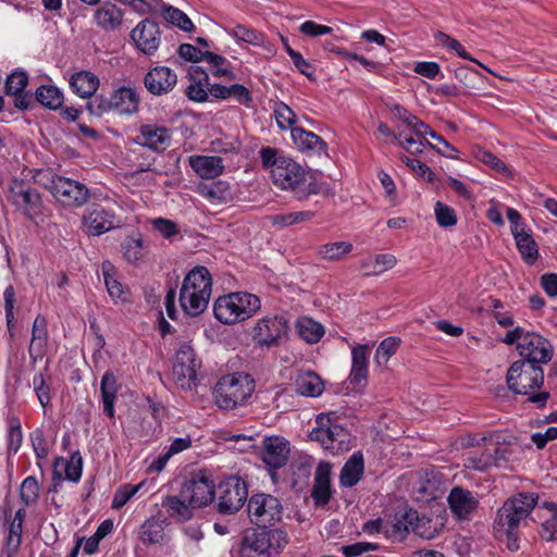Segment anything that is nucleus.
<instances>
[{
  "mask_svg": "<svg viewBox=\"0 0 557 557\" xmlns=\"http://www.w3.org/2000/svg\"><path fill=\"white\" fill-rule=\"evenodd\" d=\"M262 165L270 168L272 183L282 190L293 191L298 199L317 193L311 186L309 173L293 159L280 154L275 148L260 150Z\"/></svg>",
  "mask_w": 557,
  "mask_h": 557,
  "instance_id": "obj_1",
  "label": "nucleus"
},
{
  "mask_svg": "<svg viewBox=\"0 0 557 557\" xmlns=\"http://www.w3.org/2000/svg\"><path fill=\"white\" fill-rule=\"evenodd\" d=\"M506 382L510 391L528 395L529 401L537 408L545 407L550 396L548 392L534 393L544 383V370L539 364L523 360L515 361L507 371Z\"/></svg>",
  "mask_w": 557,
  "mask_h": 557,
  "instance_id": "obj_2",
  "label": "nucleus"
},
{
  "mask_svg": "<svg viewBox=\"0 0 557 557\" xmlns=\"http://www.w3.org/2000/svg\"><path fill=\"white\" fill-rule=\"evenodd\" d=\"M212 292V278L205 267H196L184 277L180 290V304L190 317L202 313L209 304Z\"/></svg>",
  "mask_w": 557,
  "mask_h": 557,
  "instance_id": "obj_3",
  "label": "nucleus"
},
{
  "mask_svg": "<svg viewBox=\"0 0 557 557\" xmlns=\"http://www.w3.org/2000/svg\"><path fill=\"white\" fill-rule=\"evenodd\" d=\"M255 391V382L245 373H232L222 376L214 386L215 405L224 410L243 406Z\"/></svg>",
  "mask_w": 557,
  "mask_h": 557,
  "instance_id": "obj_4",
  "label": "nucleus"
},
{
  "mask_svg": "<svg viewBox=\"0 0 557 557\" xmlns=\"http://www.w3.org/2000/svg\"><path fill=\"white\" fill-rule=\"evenodd\" d=\"M261 308L258 296L236 292L219 297L213 306L215 318L224 324H234L252 317Z\"/></svg>",
  "mask_w": 557,
  "mask_h": 557,
  "instance_id": "obj_5",
  "label": "nucleus"
},
{
  "mask_svg": "<svg viewBox=\"0 0 557 557\" xmlns=\"http://www.w3.org/2000/svg\"><path fill=\"white\" fill-rule=\"evenodd\" d=\"M534 493H518L508 498L497 510L494 529L499 534L515 532L537 504Z\"/></svg>",
  "mask_w": 557,
  "mask_h": 557,
  "instance_id": "obj_6",
  "label": "nucleus"
},
{
  "mask_svg": "<svg viewBox=\"0 0 557 557\" xmlns=\"http://www.w3.org/2000/svg\"><path fill=\"white\" fill-rule=\"evenodd\" d=\"M215 495L218 511L222 515H234L247 500L246 482L237 475H231L219 483Z\"/></svg>",
  "mask_w": 557,
  "mask_h": 557,
  "instance_id": "obj_7",
  "label": "nucleus"
},
{
  "mask_svg": "<svg viewBox=\"0 0 557 557\" xmlns=\"http://www.w3.org/2000/svg\"><path fill=\"white\" fill-rule=\"evenodd\" d=\"M288 320L283 314L269 313L259 319L251 331L255 343L261 347H275L287 335Z\"/></svg>",
  "mask_w": 557,
  "mask_h": 557,
  "instance_id": "obj_8",
  "label": "nucleus"
},
{
  "mask_svg": "<svg viewBox=\"0 0 557 557\" xmlns=\"http://www.w3.org/2000/svg\"><path fill=\"white\" fill-rule=\"evenodd\" d=\"M200 363L190 345L184 343L180 346L173 364V380L182 389H191L196 386L197 369Z\"/></svg>",
  "mask_w": 557,
  "mask_h": 557,
  "instance_id": "obj_9",
  "label": "nucleus"
},
{
  "mask_svg": "<svg viewBox=\"0 0 557 557\" xmlns=\"http://www.w3.org/2000/svg\"><path fill=\"white\" fill-rule=\"evenodd\" d=\"M517 350L521 360L534 364L548 363L554 356V346L549 339L536 332L527 331L522 342L518 343Z\"/></svg>",
  "mask_w": 557,
  "mask_h": 557,
  "instance_id": "obj_10",
  "label": "nucleus"
},
{
  "mask_svg": "<svg viewBox=\"0 0 557 557\" xmlns=\"http://www.w3.org/2000/svg\"><path fill=\"white\" fill-rule=\"evenodd\" d=\"M248 512L251 521L267 529L281 520L282 505L280 500L269 494H256L248 502Z\"/></svg>",
  "mask_w": 557,
  "mask_h": 557,
  "instance_id": "obj_11",
  "label": "nucleus"
},
{
  "mask_svg": "<svg viewBox=\"0 0 557 557\" xmlns=\"http://www.w3.org/2000/svg\"><path fill=\"white\" fill-rule=\"evenodd\" d=\"M247 547L265 555V557H273L278 555L282 549L287 545V534L278 529H261L249 535H246L244 541Z\"/></svg>",
  "mask_w": 557,
  "mask_h": 557,
  "instance_id": "obj_12",
  "label": "nucleus"
},
{
  "mask_svg": "<svg viewBox=\"0 0 557 557\" xmlns=\"http://www.w3.org/2000/svg\"><path fill=\"white\" fill-rule=\"evenodd\" d=\"M182 496L188 499L189 504L196 508L205 507L215 498V484L211 475L205 471H199L182 487Z\"/></svg>",
  "mask_w": 557,
  "mask_h": 557,
  "instance_id": "obj_13",
  "label": "nucleus"
},
{
  "mask_svg": "<svg viewBox=\"0 0 557 557\" xmlns=\"http://www.w3.org/2000/svg\"><path fill=\"white\" fill-rule=\"evenodd\" d=\"M50 188L53 197L63 206L81 207L89 198V190L84 184L63 176L52 178Z\"/></svg>",
  "mask_w": 557,
  "mask_h": 557,
  "instance_id": "obj_14",
  "label": "nucleus"
},
{
  "mask_svg": "<svg viewBox=\"0 0 557 557\" xmlns=\"http://www.w3.org/2000/svg\"><path fill=\"white\" fill-rule=\"evenodd\" d=\"M120 221L113 210L101 205H91L83 215V225L88 235L99 236L119 226Z\"/></svg>",
  "mask_w": 557,
  "mask_h": 557,
  "instance_id": "obj_15",
  "label": "nucleus"
},
{
  "mask_svg": "<svg viewBox=\"0 0 557 557\" xmlns=\"http://www.w3.org/2000/svg\"><path fill=\"white\" fill-rule=\"evenodd\" d=\"M131 38L139 51L151 55L160 46L161 33L156 22L146 18L131 32Z\"/></svg>",
  "mask_w": 557,
  "mask_h": 557,
  "instance_id": "obj_16",
  "label": "nucleus"
},
{
  "mask_svg": "<svg viewBox=\"0 0 557 557\" xmlns=\"http://www.w3.org/2000/svg\"><path fill=\"white\" fill-rule=\"evenodd\" d=\"M144 84L147 90L154 96L166 95L176 86L177 75L168 66H156L145 75Z\"/></svg>",
  "mask_w": 557,
  "mask_h": 557,
  "instance_id": "obj_17",
  "label": "nucleus"
},
{
  "mask_svg": "<svg viewBox=\"0 0 557 557\" xmlns=\"http://www.w3.org/2000/svg\"><path fill=\"white\" fill-rule=\"evenodd\" d=\"M171 140L172 135L169 128L153 124H146L140 127L135 143L153 151L161 152L171 145Z\"/></svg>",
  "mask_w": 557,
  "mask_h": 557,
  "instance_id": "obj_18",
  "label": "nucleus"
},
{
  "mask_svg": "<svg viewBox=\"0 0 557 557\" xmlns=\"http://www.w3.org/2000/svg\"><path fill=\"white\" fill-rule=\"evenodd\" d=\"M11 200L15 207L29 218L40 211L41 198L38 191L32 187H24L22 183L14 182L11 187Z\"/></svg>",
  "mask_w": 557,
  "mask_h": 557,
  "instance_id": "obj_19",
  "label": "nucleus"
},
{
  "mask_svg": "<svg viewBox=\"0 0 557 557\" xmlns=\"http://www.w3.org/2000/svg\"><path fill=\"white\" fill-rule=\"evenodd\" d=\"M447 502L454 516L460 520L469 519L479 504L471 491L459 486L451 488Z\"/></svg>",
  "mask_w": 557,
  "mask_h": 557,
  "instance_id": "obj_20",
  "label": "nucleus"
},
{
  "mask_svg": "<svg viewBox=\"0 0 557 557\" xmlns=\"http://www.w3.org/2000/svg\"><path fill=\"white\" fill-rule=\"evenodd\" d=\"M83 459L78 451L71 455L69 459L59 457L53 465V486L57 488L58 483L63 479L77 483L82 478Z\"/></svg>",
  "mask_w": 557,
  "mask_h": 557,
  "instance_id": "obj_21",
  "label": "nucleus"
},
{
  "mask_svg": "<svg viewBox=\"0 0 557 557\" xmlns=\"http://www.w3.org/2000/svg\"><path fill=\"white\" fill-rule=\"evenodd\" d=\"M121 249L125 261L138 267L147 261L150 253V244L144 239L141 233L136 232L123 240Z\"/></svg>",
  "mask_w": 557,
  "mask_h": 557,
  "instance_id": "obj_22",
  "label": "nucleus"
},
{
  "mask_svg": "<svg viewBox=\"0 0 557 557\" xmlns=\"http://www.w3.org/2000/svg\"><path fill=\"white\" fill-rule=\"evenodd\" d=\"M418 513L413 510L404 512L400 517L385 521L384 534L392 541L400 542L410 532H416L418 528Z\"/></svg>",
  "mask_w": 557,
  "mask_h": 557,
  "instance_id": "obj_23",
  "label": "nucleus"
},
{
  "mask_svg": "<svg viewBox=\"0 0 557 557\" xmlns=\"http://www.w3.org/2000/svg\"><path fill=\"white\" fill-rule=\"evenodd\" d=\"M190 84L186 88L189 100L205 102L210 95L211 83L208 73L198 65H193L188 72Z\"/></svg>",
  "mask_w": 557,
  "mask_h": 557,
  "instance_id": "obj_24",
  "label": "nucleus"
},
{
  "mask_svg": "<svg viewBox=\"0 0 557 557\" xmlns=\"http://www.w3.org/2000/svg\"><path fill=\"white\" fill-rule=\"evenodd\" d=\"M370 347L368 345H357L351 349V370L349 373L350 384L355 386H364L368 381V364L370 357Z\"/></svg>",
  "mask_w": 557,
  "mask_h": 557,
  "instance_id": "obj_25",
  "label": "nucleus"
},
{
  "mask_svg": "<svg viewBox=\"0 0 557 557\" xmlns=\"http://www.w3.org/2000/svg\"><path fill=\"white\" fill-rule=\"evenodd\" d=\"M288 442L280 436H270L263 441V461L271 468L283 467L288 457Z\"/></svg>",
  "mask_w": 557,
  "mask_h": 557,
  "instance_id": "obj_26",
  "label": "nucleus"
},
{
  "mask_svg": "<svg viewBox=\"0 0 557 557\" xmlns=\"http://www.w3.org/2000/svg\"><path fill=\"white\" fill-rule=\"evenodd\" d=\"M111 101L113 112L120 115H132L138 111L139 96L131 87H120L112 91Z\"/></svg>",
  "mask_w": 557,
  "mask_h": 557,
  "instance_id": "obj_27",
  "label": "nucleus"
},
{
  "mask_svg": "<svg viewBox=\"0 0 557 557\" xmlns=\"http://www.w3.org/2000/svg\"><path fill=\"white\" fill-rule=\"evenodd\" d=\"M189 165L203 180H214L224 170L223 159L218 156H191Z\"/></svg>",
  "mask_w": 557,
  "mask_h": 557,
  "instance_id": "obj_28",
  "label": "nucleus"
},
{
  "mask_svg": "<svg viewBox=\"0 0 557 557\" xmlns=\"http://www.w3.org/2000/svg\"><path fill=\"white\" fill-rule=\"evenodd\" d=\"M94 21L101 29L113 32L123 23V11L111 2H104L95 11Z\"/></svg>",
  "mask_w": 557,
  "mask_h": 557,
  "instance_id": "obj_29",
  "label": "nucleus"
},
{
  "mask_svg": "<svg viewBox=\"0 0 557 557\" xmlns=\"http://www.w3.org/2000/svg\"><path fill=\"white\" fill-rule=\"evenodd\" d=\"M330 472L327 462H320L317 467L311 497L318 506L327 504L331 498Z\"/></svg>",
  "mask_w": 557,
  "mask_h": 557,
  "instance_id": "obj_30",
  "label": "nucleus"
},
{
  "mask_svg": "<svg viewBox=\"0 0 557 557\" xmlns=\"http://www.w3.org/2000/svg\"><path fill=\"white\" fill-rule=\"evenodd\" d=\"M69 83L72 91L81 98H91L100 84L98 76L89 71L72 74Z\"/></svg>",
  "mask_w": 557,
  "mask_h": 557,
  "instance_id": "obj_31",
  "label": "nucleus"
},
{
  "mask_svg": "<svg viewBox=\"0 0 557 557\" xmlns=\"http://www.w3.org/2000/svg\"><path fill=\"white\" fill-rule=\"evenodd\" d=\"M195 190L211 203H223L232 199L230 185L224 181L199 183Z\"/></svg>",
  "mask_w": 557,
  "mask_h": 557,
  "instance_id": "obj_32",
  "label": "nucleus"
},
{
  "mask_svg": "<svg viewBox=\"0 0 557 557\" xmlns=\"http://www.w3.org/2000/svg\"><path fill=\"white\" fill-rule=\"evenodd\" d=\"M296 393L307 397L320 396L324 389V384L321 377L314 372L307 371L297 375Z\"/></svg>",
  "mask_w": 557,
  "mask_h": 557,
  "instance_id": "obj_33",
  "label": "nucleus"
},
{
  "mask_svg": "<svg viewBox=\"0 0 557 557\" xmlns=\"http://www.w3.org/2000/svg\"><path fill=\"white\" fill-rule=\"evenodd\" d=\"M363 469L364 465L362 455L360 453L352 454L341 471V484L346 487H352L359 482L363 473Z\"/></svg>",
  "mask_w": 557,
  "mask_h": 557,
  "instance_id": "obj_34",
  "label": "nucleus"
},
{
  "mask_svg": "<svg viewBox=\"0 0 557 557\" xmlns=\"http://www.w3.org/2000/svg\"><path fill=\"white\" fill-rule=\"evenodd\" d=\"M101 398L103 412L109 417H114V401L119 389L117 381L113 372L107 371L101 379Z\"/></svg>",
  "mask_w": 557,
  "mask_h": 557,
  "instance_id": "obj_35",
  "label": "nucleus"
},
{
  "mask_svg": "<svg viewBox=\"0 0 557 557\" xmlns=\"http://www.w3.org/2000/svg\"><path fill=\"white\" fill-rule=\"evenodd\" d=\"M290 136L299 150H314L321 152L326 149V144L321 137L301 127L292 128Z\"/></svg>",
  "mask_w": 557,
  "mask_h": 557,
  "instance_id": "obj_36",
  "label": "nucleus"
},
{
  "mask_svg": "<svg viewBox=\"0 0 557 557\" xmlns=\"http://www.w3.org/2000/svg\"><path fill=\"white\" fill-rule=\"evenodd\" d=\"M162 506L166 508L172 518L181 521L189 520L193 517V509L195 508L189 504L188 499L182 496V492L180 495L165 497L162 502Z\"/></svg>",
  "mask_w": 557,
  "mask_h": 557,
  "instance_id": "obj_37",
  "label": "nucleus"
},
{
  "mask_svg": "<svg viewBox=\"0 0 557 557\" xmlns=\"http://www.w3.org/2000/svg\"><path fill=\"white\" fill-rule=\"evenodd\" d=\"M101 273L103 275L104 284L110 297L114 301H126L128 297L127 290L122 283L114 276V268L109 261L101 264Z\"/></svg>",
  "mask_w": 557,
  "mask_h": 557,
  "instance_id": "obj_38",
  "label": "nucleus"
},
{
  "mask_svg": "<svg viewBox=\"0 0 557 557\" xmlns=\"http://www.w3.org/2000/svg\"><path fill=\"white\" fill-rule=\"evenodd\" d=\"M517 249L528 264H534L539 258V247L532 235L523 231L513 236Z\"/></svg>",
  "mask_w": 557,
  "mask_h": 557,
  "instance_id": "obj_39",
  "label": "nucleus"
},
{
  "mask_svg": "<svg viewBox=\"0 0 557 557\" xmlns=\"http://www.w3.org/2000/svg\"><path fill=\"white\" fill-rule=\"evenodd\" d=\"M300 337L309 344L318 343L324 335V327L311 318L302 317L297 322Z\"/></svg>",
  "mask_w": 557,
  "mask_h": 557,
  "instance_id": "obj_40",
  "label": "nucleus"
},
{
  "mask_svg": "<svg viewBox=\"0 0 557 557\" xmlns=\"http://www.w3.org/2000/svg\"><path fill=\"white\" fill-rule=\"evenodd\" d=\"M36 99L44 107L55 110L61 108L63 103L62 91L52 85H42L36 90Z\"/></svg>",
  "mask_w": 557,
  "mask_h": 557,
  "instance_id": "obj_41",
  "label": "nucleus"
},
{
  "mask_svg": "<svg viewBox=\"0 0 557 557\" xmlns=\"http://www.w3.org/2000/svg\"><path fill=\"white\" fill-rule=\"evenodd\" d=\"M314 212L310 210L295 211L278 213L270 216L271 223L278 227H287L305 222H309L313 219Z\"/></svg>",
  "mask_w": 557,
  "mask_h": 557,
  "instance_id": "obj_42",
  "label": "nucleus"
},
{
  "mask_svg": "<svg viewBox=\"0 0 557 557\" xmlns=\"http://www.w3.org/2000/svg\"><path fill=\"white\" fill-rule=\"evenodd\" d=\"M541 509L546 510L547 513L542 522L541 536L546 541H554L557 536V505L546 502Z\"/></svg>",
  "mask_w": 557,
  "mask_h": 557,
  "instance_id": "obj_43",
  "label": "nucleus"
},
{
  "mask_svg": "<svg viewBox=\"0 0 557 557\" xmlns=\"http://www.w3.org/2000/svg\"><path fill=\"white\" fill-rule=\"evenodd\" d=\"M163 18L180 29L190 33L194 30L195 25L191 20L180 9L166 5L162 10Z\"/></svg>",
  "mask_w": 557,
  "mask_h": 557,
  "instance_id": "obj_44",
  "label": "nucleus"
},
{
  "mask_svg": "<svg viewBox=\"0 0 557 557\" xmlns=\"http://www.w3.org/2000/svg\"><path fill=\"white\" fill-rule=\"evenodd\" d=\"M209 65V71L215 77H226L233 79L234 73L230 69V62L222 55L207 51L206 60Z\"/></svg>",
  "mask_w": 557,
  "mask_h": 557,
  "instance_id": "obj_45",
  "label": "nucleus"
},
{
  "mask_svg": "<svg viewBox=\"0 0 557 557\" xmlns=\"http://www.w3.org/2000/svg\"><path fill=\"white\" fill-rule=\"evenodd\" d=\"M140 540L148 544H159L164 540V529L161 521L149 519L141 525Z\"/></svg>",
  "mask_w": 557,
  "mask_h": 557,
  "instance_id": "obj_46",
  "label": "nucleus"
},
{
  "mask_svg": "<svg viewBox=\"0 0 557 557\" xmlns=\"http://www.w3.org/2000/svg\"><path fill=\"white\" fill-rule=\"evenodd\" d=\"M226 32L237 40H242L255 46L262 45L264 40L263 35L260 32L243 24L228 27L226 28Z\"/></svg>",
  "mask_w": 557,
  "mask_h": 557,
  "instance_id": "obj_47",
  "label": "nucleus"
},
{
  "mask_svg": "<svg viewBox=\"0 0 557 557\" xmlns=\"http://www.w3.org/2000/svg\"><path fill=\"white\" fill-rule=\"evenodd\" d=\"M352 250V245L348 242H335L321 246L318 253L325 260L336 261Z\"/></svg>",
  "mask_w": 557,
  "mask_h": 557,
  "instance_id": "obj_48",
  "label": "nucleus"
},
{
  "mask_svg": "<svg viewBox=\"0 0 557 557\" xmlns=\"http://www.w3.org/2000/svg\"><path fill=\"white\" fill-rule=\"evenodd\" d=\"M394 116L400 120L404 124H406L412 132L421 133L426 129V124L421 121L419 117L409 112L406 108L400 104H394L391 109Z\"/></svg>",
  "mask_w": 557,
  "mask_h": 557,
  "instance_id": "obj_49",
  "label": "nucleus"
},
{
  "mask_svg": "<svg viewBox=\"0 0 557 557\" xmlns=\"http://www.w3.org/2000/svg\"><path fill=\"white\" fill-rule=\"evenodd\" d=\"M47 338V322L44 317L38 315L32 330V342L29 345V352L33 351L41 352Z\"/></svg>",
  "mask_w": 557,
  "mask_h": 557,
  "instance_id": "obj_50",
  "label": "nucleus"
},
{
  "mask_svg": "<svg viewBox=\"0 0 557 557\" xmlns=\"http://www.w3.org/2000/svg\"><path fill=\"white\" fill-rule=\"evenodd\" d=\"M39 497V484L35 476H27L20 486V498L25 507L35 505Z\"/></svg>",
  "mask_w": 557,
  "mask_h": 557,
  "instance_id": "obj_51",
  "label": "nucleus"
},
{
  "mask_svg": "<svg viewBox=\"0 0 557 557\" xmlns=\"http://www.w3.org/2000/svg\"><path fill=\"white\" fill-rule=\"evenodd\" d=\"M274 116L277 123V126L283 129L296 128L295 124L297 122L296 113L284 102H277L274 107Z\"/></svg>",
  "mask_w": 557,
  "mask_h": 557,
  "instance_id": "obj_52",
  "label": "nucleus"
},
{
  "mask_svg": "<svg viewBox=\"0 0 557 557\" xmlns=\"http://www.w3.org/2000/svg\"><path fill=\"white\" fill-rule=\"evenodd\" d=\"M400 339L394 336L383 339L375 351L374 360L379 366H385L389 358L396 354Z\"/></svg>",
  "mask_w": 557,
  "mask_h": 557,
  "instance_id": "obj_53",
  "label": "nucleus"
},
{
  "mask_svg": "<svg viewBox=\"0 0 557 557\" xmlns=\"http://www.w3.org/2000/svg\"><path fill=\"white\" fill-rule=\"evenodd\" d=\"M317 428L311 432V438L321 443L325 449L331 450L330 433L327 428L330 426V413H320L317 416Z\"/></svg>",
  "mask_w": 557,
  "mask_h": 557,
  "instance_id": "obj_54",
  "label": "nucleus"
},
{
  "mask_svg": "<svg viewBox=\"0 0 557 557\" xmlns=\"http://www.w3.org/2000/svg\"><path fill=\"white\" fill-rule=\"evenodd\" d=\"M143 485L144 483L141 482L136 485L124 484L120 486L114 493L112 499V508H122L133 496H135L139 492Z\"/></svg>",
  "mask_w": 557,
  "mask_h": 557,
  "instance_id": "obj_55",
  "label": "nucleus"
},
{
  "mask_svg": "<svg viewBox=\"0 0 557 557\" xmlns=\"http://www.w3.org/2000/svg\"><path fill=\"white\" fill-rule=\"evenodd\" d=\"M86 109L91 115L97 116V117H100L103 114H107V113L113 111L111 96L110 97H106L103 95L95 96L87 102Z\"/></svg>",
  "mask_w": 557,
  "mask_h": 557,
  "instance_id": "obj_56",
  "label": "nucleus"
},
{
  "mask_svg": "<svg viewBox=\"0 0 557 557\" xmlns=\"http://www.w3.org/2000/svg\"><path fill=\"white\" fill-rule=\"evenodd\" d=\"M330 413V426L327 432L330 433L331 450L341 449L344 444L347 433L338 423H336V416L334 412Z\"/></svg>",
  "mask_w": 557,
  "mask_h": 557,
  "instance_id": "obj_57",
  "label": "nucleus"
},
{
  "mask_svg": "<svg viewBox=\"0 0 557 557\" xmlns=\"http://www.w3.org/2000/svg\"><path fill=\"white\" fill-rule=\"evenodd\" d=\"M27 84V74L23 71H15L11 73L5 79V94L12 96L14 94L24 91Z\"/></svg>",
  "mask_w": 557,
  "mask_h": 557,
  "instance_id": "obj_58",
  "label": "nucleus"
},
{
  "mask_svg": "<svg viewBox=\"0 0 557 557\" xmlns=\"http://www.w3.org/2000/svg\"><path fill=\"white\" fill-rule=\"evenodd\" d=\"M494 459L492 454L487 451L469 453L465 458V466L473 470H484L493 463Z\"/></svg>",
  "mask_w": 557,
  "mask_h": 557,
  "instance_id": "obj_59",
  "label": "nucleus"
},
{
  "mask_svg": "<svg viewBox=\"0 0 557 557\" xmlns=\"http://www.w3.org/2000/svg\"><path fill=\"white\" fill-rule=\"evenodd\" d=\"M33 386L39 404L46 408L51 400L50 386L46 383L42 373H37L33 377Z\"/></svg>",
  "mask_w": 557,
  "mask_h": 557,
  "instance_id": "obj_60",
  "label": "nucleus"
},
{
  "mask_svg": "<svg viewBox=\"0 0 557 557\" xmlns=\"http://www.w3.org/2000/svg\"><path fill=\"white\" fill-rule=\"evenodd\" d=\"M400 160L411 169L412 172H414L419 177L426 182H434V173L433 171L423 162L417 159L409 158L407 156H401Z\"/></svg>",
  "mask_w": 557,
  "mask_h": 557,
  "instance_id": "obj_61",
  "label": "nucleus"
},
{
  "mask_svg": "<svg viewBox=\"0 0 557 557\" xmlns=\"http://www.w3.org/2000/svg\"><path fill=\"white\" fill-rule=\"evenodd\" d=\"M7 441H8V451L9 453H17L22 445L23 441V433L21 429V424L18 420L13 419L9 423V430L7 434Z\"/></svg>",
  "mask_w": 557,
  "mask_h": 557,
  "instance_id": "obj_62",
  "label": "nucleus"
},
{
  "mask_svg": "<svg viewBox=\"0 0 557 557\" xmlns=\"http://www.w3.org/2000/svg\"><path fill=\"white\" fill-rule=\"evenodd\" d=\"M397 263V259L392 253H381L373 258V269L367 272V275H379L389 269H393Z\"/></svg>",
  "mask_w": 557,
  "mask_h": 557,
  "instance_id": "obj_63",
  "label": "nucleus"
},
{
  "mask_svg": "<svg viewBox=\"0 0 557 557\" xmlns=\"http://www.w3.org/2000/svg\"><path fill=\"white\" fill-rule=\"evenodd\" d=\"M435 216L437 223L443 227H449L457 223L454 209L440 201L435 203Z\"/></svg>",
  "mask_w": 557,
  "mask_h": 557,
  "instance_id": "obj_64",
  "label": "nucleus"
}]
</instances>
